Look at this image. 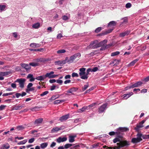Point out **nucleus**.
I'll use <instances>...</instances> for the list:
<instances>
[{
    "instance_id": "f257e3e1",
    "label": "nucleus",
    "mask_w": 149,
    "mask_h": 149,
    "mask_svg": "<svg viewBox=\"0 0 149 149\" xmlns=\"http://www.w3.org/2000/svg\"><path fill=\"white\" fill-rule=\"evenodd\" d=\"M129 129L126 127H119L117 129V133H118V137L120 138H122V135L123 134V132H126L128 131Z\"/></svg>"
},
{
    "instance_id": "f03ea898",
    "label": "nucleus",
    "mask_w": 149,
    "mask_h": 149,
    "mask_svg": "<svg viewBox=\"0 0 149 149\" xmlns=\"http://www.w3.org/2000/svg\"><path fill=\"white\" fill-rule=\"evenodd\" d=\"M81 56V54L80 53H77L71 56L70 59L68 60L67 62L69 63H72L74 59L76 58L77 57L78 58Z\"/></svg>"
},
{
    "instance_id": "7ed1b4c3",
    "label": "nucleus",
    "mask_w": 149,
    "mask_h": 149,
    "mask_svg": "<svg viewBox=\"0 0 149 149\" xmlns=\"http://www.w3.org/2000/svg\"><path fill=\"white\" fill-rule=\"evenodd\" d=\"M117 145L118 146H115L113 147V149H119L121 148H123L124 146H126L127 145L126 141H121L120 143H117Z\"/></svg>"
},
{
    "instance_id": "20e7f679",
    "label": "nucleus",
    "mask_w": 149,
    "mask_h": 149,
    "mask_svg": "<svg viewBox=\"0 0 149 149\" xmlns=\"http://www.w3.org/2000/svg\"><path fill=\"white\" fill-rule=\"evenodd\" d=\"M25 81V79H19L15 80V82H18L19 87L22 88H23L24 87V83Z\"/></svg>"
},
{
    "instance_id": "39448f33",
    "label": "nucleus",
    "mask_w": 149,
    "mask_h": 149,
    "mask_svg": "<svg viewBox=\"0 0 149 149\" xmlns=\"http://www.w3.org/2000/svg\"><path fill=\"white\" fill-rule=\"evenodd\" d=\"M54 73L53 71H51L49 73H47L46 74L44 75L45 79L47 77L49 78H55L58 76V75L53 74Z\"/></svg>"
},
{
    "instance_id": "423d86ee",
    "label": "nucleus",
    "mask_w": 149,
    "mask_h": 149,
    "mask_svg": "<svg viewBox=\"0 0 149 149\" xmlns=\"http://www.w3.org/2000/svg\"><path fill=\"white\" fill-rule=\"evenodd\" d=\"M107 42V40H104L100 42L97 44L95 45L94 46V48H97L104 46L105 45Z\"/></svg>"
},
{
    "instance_id": "0eeeda50",
    "label": "nucleus",
    "mask_w": 149,
    "mask_h": 149,
    "mask_svg": "<svg viewBox=\"0 0 149 149\" xmlns=\"http://www.w3.org/2000/svg\"><path fill=\"white\" fill-rule=\"evenodd\" d=\"M20 65L23 68L25 69L27 71L29 70L31 68L29 64H28L21 63Z\"/></svg>"
},
{
    "instance_id": "6e6552de",
    "label": "nucleus",
    "mask_w": 149,
    "mask_h": 149,
    "mask_svg": "<svg viewBox=\"0 0 149 149\" xmlns=\"http://www.w3.org/2000/svg\"><path fill=\"white\" fill-rule=\"evenodd\" d=\"M92 71L91 69V68H88L86 70V72L85 74V75L84 76L81 77V79H87L88 78V74L89 72Z\"/></svg>"
},
{
    "instance_id": "1a4fd4ad",
    "label": "nucleus",
    "mask_w": 149,
    "mask_h": 149,
    "mask_svg": "<svg viewBox=\"0 0 149 149\" xmlns=\"http://www.w3.org/2000/svg\"><path fill=\"white\" fill-rule=\"evenodd\" d=\"M107 106V104H104L101 106V107L99 108L98 111L99 113H101L103 112Z\"/></svg>"
},
{
    "instance_id": "9d476101",
    "label": "nucleus",
    "mask_w": 149,
    "mask_h": 149,
    "mask_svg": "<svg viewBox=\"0 0 149 149\" xmlns=\"http://www.w3.org/2000/svg\"><path fill=\"white\" fill-rule=\"evenodd\" d=\"M25 106V104H23L22 105H20L19 104L17 105H15L13 106L12 109L13 110H20L22 108L24 107Z\"/></svg>"
},
{
    "instance_id": "9b49d317",
    "label": "nucleus",
    "mask_w": 149,
    "mask_h": 149,
    "mask_svg": "<svg viewBox=\"0 0 149 149\" xmlns=\"http://www.w3.org/2000/svg\"><path fill=\"white\" fill-rule=\"evenodd\" d=\"M69 114H68L65 115H64L60 117L59 120L61 122H63L67 120L69 117Z\"/></svg>"
},
{
    "instance_id": "f8f14e48",
    "label": "nucleus",
    "mask_w": 149,
    "mask_h": 149,
    "mask_svg": "<svg viewBox=\"0 0 149 149\" xmlns=\"http://www.w3.org/2000/svg\"><path fill=\"white\" fill-rule=\"evenodd\" d=\"M86 70V69L85 68H81L80 69L79 74L81 78L82 76H84V75H85Z\"/></svg>"
},
{
    "instance_id": "ddd939ff",
    "label": "nucleus",
    "mask_w": 149,
    "mask_h": 149,
    "mask_svg": "<svg viewBox=\"0 0 149 149\" xmlns=\"http://www.w3.org/2000/svg\"><path fill=\"white\" fill-rule=\"evenodd\" d=\"M120 138L119 137H116V138L114 139L113 140V142L114 143H116L117 142H119V143H120L121 141H126L127 143V146H128L129 145V142L127 141L126 140H124V141H121L120 139Z\"/></svg>"
},
{
    "instance_id": "4468645a",
    "label": "nucleus",
    "mask_w": 149,
    "mask_h": 149,
    "mask_svg": "<svg viewBox=\"0 0 149 149\" xmlns=\"http://www.w3.org/2000/svg\"><path fill=\"white\" fill-rule=\"evenodd\" d=\"M43 120V119L41 118L36 119L34 122V125L36 126H38L42 123Z\"/></svg>"
},
{
    "instance_id": "2eb2a0df",
    "label": "nucleus",
    "mask_w": 149,
    "mask_h": 149,
    "mask_svg": "<svg viewBox=\"0 0 149 149\" xmlns=\"http://www.w3.org/2000/svg\"><path fill=\"white\" fill-rule=\"evenodd\" d=\"M130 31L129 30H127L125 32L121 33L119 34L120 37H123L126 36H127L130 33Z\"/></svg>"
},
{
    "instance_id": "dca6fc26",
    "label": "nucleus",
    "mask_w": 149,
    "mask_h": 149,
    "mask_svg": "<svg viewBox=\"0 0 149 149\" xmlns=\"http://www.w3.org/2000/svg\"><path fill=\"white\" fill-rule=\"evenodd\" d=\"M78 89V88L76 87H74L72 88L69 89L67 91V93H72V94H74L73 93V92H75L77 91Z\"/></svg>"
},
{
    "instance_id": "f3484780",
    "label": "nucleus",
    "mask_w": 149,
    "mask_h": 149,
    "mask_svg": "<svg viewBox=\"0 0 149 149\" xmlns=\"http://www.w3.org/2000/svg\"><path fill=\"white\" fill-rule=\"evenodd\" d=\"M67 140V138L66 137L61 138L60 137L56 139L57 142L58 143H60L61 142H63L66 141Z\"/></svg>"
},
{
    "instance_id": "a211bd4d",
    "label": "nucleus",
    "mask_w": 149,
    "mask_h": 149,
    "mask_svg": "<svg viewBox=\"0 0 149 149\" xmlns=\"http://www.w3.org/2000/svg\"><path fill=\"white\" fill-rule=\"evenodd\" d=\"M143 83L141 81H137L132 86V88L141 86Z\"/></svg>"
},
{
    "instance_id": "6ab92c4d",
    "label": "nucleus",
    "mask_w": 149,
    "mask_h": 149,
    "mask_svg": "<svg viewBox=\"0 0 149 149\" xmlns=\"http://www.w3.org/2000/svg\"><path fill=\"white\" fill-rule=\"evenodd\" d=\"M113 29H111L108 30L106 31H103L102 32V33H100L99 34V36H102L103 35H104L107 34L108 33H111Z\"/></svg>"
},
{
    "instance_id": "aec40b11",
    "label": "nucleus",
    "mask_w": 149,
    "mask_h": 149,
    "mask_svg": "<svg viewBox=\"0 0 149 149\" xmlns=\"http://www.w3.org/2000/svg\"><path fill=\"white\" fill-rule=\"evenodd\" d=\"M133 94V93L132 92H130L127 94L123 95V98L125 99H127L130 96L132 95Z\"/></svg>"
},
{
    "instance_id": "412c9836",
    "label": "nucleus",
    "mask_w": 149,
    "mask_h": 149,
    "mask_svg": "<svg viewBox=\"0 0 149 149\" xmlns=\"http://www.w3.org/2000/svg\"><path fill=\"white\" fill-rule=\"evenodd\" d=\"M27 79H30L29 81L30 82L33 81H35V78L33 77V75L32 74H29L27 77Z\"/></svg>"
},
{
    "instance_id": "4be33fe9",
    "label": "nucleus",
    "mask_w": 149,
    "mask_h": 149,
    "mask_svg": "<svg viewBox=\"0 0 149 149\" xmlns=\"http://www.w3.org/2000/svg\"><path fill=\"white\" fill-rule=\"evenodd\" d=\"M119 60L115 59L110 62V65L113 66L117 65L119 64Z\"/></svg>"
},
{
    "instance_id": "5701e85b",
    "label": "nucleus",
    "mask_w": 149,
    "mask_h": 149,
    "mask_svg": "<svg viewBox=\"0 0 149 149\" xmlns=\"http://www.w3.org/2000/svg\"><path fill=\"white\" fill-rule=\"evenodd\" d=\"M48 61V59H46L43 58H37L36 59V61L37 62H40L44 63L47 61Z\"/></svg>"
},
{
    "instance_id": "b1692460",
    "label": "nucleus",
    "mask_w": 149,
    "mask_h": 149,
    "mask_svg": "<svg viewBox=\"0 0 149 149\" xmlns=\"http://www.w3.org/2000/svg\"><path fill=\"white\" fill-rule=\"evenodd\" d=\"M144 126L143 125H140L139 123V124L136 125V127L134 128V129L136 131H138L140 130Z\"/></svg>"
},
{
    "instance_id": "393cba45",
    "label": "nucleus",
    "mask_w": 149,
    "mask_h": 149,
    "mask_svg": "<svg viewBox=\"0 0 149 149\" xmlns=\"http://www.w3.org/2000/svg\"><path fill=\"white\" fill-rule=\"evenodd\" d=\"M111 45L110 44L105 45L103 46H101V47L100 49L101 50H104L110 47Z\"/></svg>"
},
{
    "instance_id": "a878e982",
    "label": "nucleus",
    "mask_w": 149,
    "mask_h": 149,
    "mask_svg": "<svg viewBox=\"0 0 149 149\" xmlns=\"http://www.w3.org/2000/svg\"><path fill=\"white\" fill-rule=\"evenodd\" d=\"M63 129L62 128V127H55L53 128L51 131V132L52 133H54L55 132H57L58 131L60 130L61 129Z\"/></svg>"
},
{
    "instance_id": "bb28decb",
    "label": "nucleus",
    "mask_w": 149,
    "mask_h": 149,
    "mask_svg": "<svg viewBox=\"0 0 149 149\" xmlns=\"http://www.w3.org/2000/svg\"><path fill=\"white\" fill-rule=\"evenodd\" d=\"M76 137V136H70L69 137V141L70 143H72L75 141L74 138Z\"/></svg>"
},
{
    "instance_id": "cd10ccee",
    "label": "nucleus",
    "mask_w": 149,
    "mask_h": 149,
    "mask_svg": "<svg viewBox=\"0 0 149 149\" xmlns=\"http://www.w3.org/2000/svg\"><path fill=\"white\" fill-rule=\"evenodd\" d=\"M35 79L41 81L44 80L45 79V75H44L42 76H38Z\"/></svg>"
},
{
    "instance_id": "c85d7f7f",
    "label": "nucleus",
    "mask_w": 149,
    "mask_h": 149,
    "mask_svg": "<svg viewBox=\"0 0 149 149\" xmlns=\"http://www.w3.org/2000/svg\"><path fill=\"white\" fill-rule=\"evenodd\" d=\"M97 41H94L92 42L89 46V47H90V48L95 49V48H93L94 47V46L95 45L97 44Z\"/></svg>"
},
{
    "instance_id": "c756f323",
    "label": "nucleus",
    "mask_w": 149,
    "mask_h": 149,
    "mask_svg": "<svg viewBox=\"0 0 149 149\" xmlns=\"http://www.w3.org/2000/svg\"><path fill=\"white\" fill-rule=\"evenodd\" d=\"M137 138L140 141L142 140V136L143 134L140 133H138L136 135Z\"/></svg>"
},
{
    "instance_id": "7c9ffc66",
    "label": "nucleus",
    "mask_w": 149,
    "mask_h": 149,
    "mask_svg": "<svg viewBox=\"0 0 149 149\" xmlns=\"http://www.w3.org/2000/svg\"><path fill=\"white\" fill-rule=\"evenodd\" d=\"M140 141L136 138H134L132 139L131 142L133 143L139 142Z\"/></svg>"
},
{
    "instance_id": "2f4dec72",
    "label": "nucleus",
    "mask_w": 149,
    "mask_h": 149,
    "mask_svg": "<svg viewBox=\"0 0 149 149\" xmlns=\"http://www.w3.org/2000/svg\"><path fill=\"white\" fill-rule=\"evenodd\" d=\"M117 133V130L116 131V132H114L113 131L110 132L109 133V134L110 136H113V135H116V137H118V133Z\"/></svg>"
},
{
    "instance_id": "473e14b6",
    "label": "nucleus",
    "mask_w": 149,
    "mask_h": 149,
    "mask_svg": "<svg viewBox=\"0 0 149 149\" xmlns=\"http://www.w3.org/2000/svg\"><path fill=\"white\" fill-rule=\"evenodd\" d=\"M40 26V24L39 22L37 23L33 24L32 27L35 29H38Z\"/></svg>"
},
{
    "instance_id": "72a5a7b5",
    "label": "nucleus",
    "mask_w": 149,
    "mask_h": 149,
    "mask_svg": "<svg viewBox=\"0 0 149 149\" xmlns=\"http://www.w3.org/2000/svg\"><path fill=\"white\" fill-rule=\"evenodd\" d=\"M116 24V22L114 21H112L110 22L108 24V26H114Z\"/></svg>"
},
{
    "instance_id": "f704fd0d",
    "label": "nucleus",
    "mask_w": 149,
    "mask_h": 149,
    "mask_svg": "<svg viewBox=\"0 0 149 149\" xmlns=\"http://www.w3.org/2000/svg\"><path fill=\"white\" fill-rule=\"evenodd\" d=\"M139 60L138 59H136L132 62H131L129 64V66H133L134 65V64L138 61Z\"/></svg>"
},
{
    "instance_id": "c9c22d12",
    "label": "nucleus",
    "mask_w": 149,
    "mask_h": 149,
    "mask_svg": "<svg viewBox=\"0 0 149 149\" xmlns=\"http://www.w3.org/2000/svg\"><path fill=\"white\" fill-rule=\"evenodd\" d=\"M48 144V143H42L40 145L41 148L42 149H44L46 148Z\"/></svg>"
},
{
    "instance_id": "e433bc0d",
    "label": "nucleus",
    "mask_w": 149,
    "mask_h": 149,
    "mask_svg": "<svg viewBox=\"0 0 149 149\" xmlns=\"http://www.w3.org/2000/svg\"><path fill=\"white\" fill-rule=\"evenodd\" d=\"M74 145V144L67 143L65 145L64 148L65 149H67L69 147Z\"/></svg>"
},
{
    "instance_id": "4c0bfd02",
    "label": "nucleus",
    "mask_w": 149,
    "mask_h": 149,
    "mask_svg": "<svg viewBox=\"0 0 149 149\" xmlns=\"http://www.w3.org/2000/svg\"><path fill=\"white\" fill-rule=\"evenodd\" d=\"M88 86L89 84L88 83H87V84L85 85L82 88V91H85L87 89V88L88 87Z\"/></svg>"
},
{
    "instance_id": "58836bf2",
    "label": "nucleus",
    "mask_w": 149,
    "mask_h": 149,
    "mask_svg": "<svg viewBox=\"0 0 149 149\" xmlns=\"http://www.w3.org/2000/svg\"><path fill=\"white\" fill-rule=\"evenodd\" d=\"M6 7V6L4 5H0V10L1 11H4Z\"/></svg>"
},
{
    "instance_id": "ea45409f",
    "label": "nucleus",
    "mask_w": 149,
    "mask_h": 149,
    "mask_svg": "<svg viewBox=\"0 0 149 149\" xmlns=\"http://www.w3.org/2000/svg\"><path fill=\"white\" fill-rule=\"evenodd\" d=\"M27 142L26 139H25L22 141L19 142L17 143L18 145L24 144H25Z\"/></svg>"
},
{
    "instance_id": "a19ab883",
    "label": "nucleus",
    "mask_w": 149,
    "mask_h": 149,
    "mask_svg": "<svg viewBox=\"0 0 149 149\" xmlns=\"http://www.w3.org/2000/svg\"><path fill=\"white\" fill-rule=\"evenodd\" d=\"M66 52V51L64 49H60L59 50L57 51V53L58 54H61L65 53Z\"/></svg>"
},
{
    "instance_id": "79ce46f5",
    "label": "nucleus",
    "mask_w": 149,
    "mask_h": 149,
    "mask_svg": "<svg viewBox=\"0 0 149 149\" xmlns=\"http://www.w3.org/2000/svg\"><path fill=\"white\" fill-rule=\"evenodd\" d=\"M35 90V87H32L31 88H30L28 89H27L26 90V92L27 93H28L30 91H34Z\"/></svg>"
},
{
    "instance_id": "37998d69",
    "label": "nucleus",
    "mask_w": 149,
    "mask_h": 149,
    "mask_svg": "<svg viewBox=\"0 0 149 149\" xmlns=\"http://www.w3.org/2000/svg\"><path fill=\"white\" fill-rule=\"evenodd\" d=\"M119 54L120 52H119L117 51L111 53V56H114Z\"/></svg>"
},
{
    "instance_id": "c03bdc74",
    "label": "nucleus",
    "mask_w": 149,
    "mask_h": 149,
    "mask_svg": "<svg viewBox=\"0 0 149 149\" xmlns=\"http://www.w3.org/2000/svg\"><path fill=\"white\" fill-rule=\"evenodd\" d=\"M142 138L143 139H149V134L145 135L143 134Z\"/></svg>"
},
{
    "instance_id": "a18cd8bd",
    "label": "nucleus",
    "mask_w": 149,
    "mask_h": 149,
    "mask_svg": "<svg viewBox=\"0 0 149 149\" xmlns=\"http://www.w3.org/2000/svg\"><path fill=\"white\" fill-rule=\"evenodd\" d=\"M29 65H31L32 66H36L38 65V64L37 63L34 62L30 63H29Z\"/></svg>"
},
{
    "instance_id": "49530a36",
    "label": "nucleus",
    "mask_w": 149,
    "mask_h": 149,
    "mask_svg": "<svg viewBox=\"0 0 149 149\" xmlns=\"http://www.w3.org/2000/svg\"><path fill=\"white\" fill-rule=\"evenodd\" d=\"M102 28L101 27H98L95 30V32L98 33L100 32L102 30Z\"/></svg>"
},
{
    "instance_id": "de8ad7c7",
    "label": "nucleus",
    "mask_w": 149,
    "mask_h": 149,
    "mask_svg": "<svg viewBox=\"0 0 149 149\" xmlns=\"http://www.w3.org/2000/svg\"><path fill=\"white\" fill-rule=\"evenodd\" d=\"M58 97L57 96V95L53 96L50 98L49 100H54Z\"/></svg>"
},
{
    "instance_id": "09e8293b",
    "label": "nucleus",
    "mask_w": 149,
    "mask_h": 149,
    "mask_svg": "<svg viewBox=\"0 0 149 149\" xmlns=\"http://www.w3.org/2000/svg\"><path fill=\"white\" fill-rule=\"evenodd\" d=\"M49 93V91H46L44 92H43V93H41L40 95L41 96H43L47 94L48 93Z\"/></svg>"
},
{
    "instance_id": "8fccbe9b",
    "label": "nucleus",
    "mask_w": 149,
    "mask_h": 149,
    "mask_svg": "<svg viewBox=\"0 0 149 149\" xmlns=\"http://www.w3.org/2000/svg\"><path fill=\"white\" fill-rule=\"evenodd\" d=\"M88 107L84 106V107H83L81 109H79V110L80 111H81L82 112L86 109H88Z\"/></svg>"
},
{
    "instance_id": "3c124183",
    "label": "nucleus",
    "mask_w": 149,
    "mask_h": 149,
    "mask_svg": "<svg viewBox=\"0 0 149 149\" xmlns=\"http://www.w3.org/2000/svg\"><path fill=\"white\" fill-rule=\"evenodd\" d=\"M14 92H11L8 93H4L3 95V96H8L9 95H12L14 93Z\"/></svg>"
},
{
    "instance_id": "603ef678",
    "label": "nucleus",
    "mask_w": 149,
    "mask_h": 149,
    "mask_svg": "<svg viewBox=\"0 0 149 149\" xmlns=\"http://www.w3.org/2000/svg\"><path fill=\"white\" fill-rule=\"evenodd\" d=\"M62 19L64 21H66L69 18L67 16L64 15L62 16Z\"/></svg>"
},
{
    "instance_id": "864d4df0",
    "label": "nucleus",
    "mask_w": 149,
    "mask_h": 149,
    "mask_svg": "<svg viewBox=\"0 0 149 149\" xmlns=\"http://www.w3.org/2000/svg\"><path fill=\"white\" fill-rule=\"evenodd\" d=\"M54 63L55 64V65H59L61 66L62 65L61 61H56Z\"/></svg>"
},
{
    "instance_id": "5fc2aeb1",
    "label": "nucleus",
    "mask_w": 149,
    "mask_h": 149,
    "mask_svg": "<svg viewBox=\"0 0 149 149\" xmlns=\"http://www.w3.org/2000/svg\"><path fill=\"white\" fill-rule=\"evenodd\" d=\"M132 6V4L130 3H127L125 5V7L127 8H129Z\"/></svg>"
},
{
    "instance_id": "6e6d98bb",
    "label": "nucleus",
    "mask_w": 149,
    "mask_h": 149,
    "mask_svg": "<svg viewBox=\"0 0 149 149\" xmlns=\"http://www.w3.org/2000/svg\"><path fill=\"white\" fill-rule=\"evenodd\" d=\"M6 107V105H1L0 106V110L1 111L5 109V108Z\"/></svg>"
},
{
    "instance_id": "4d7b16f0",
    "label": "nucleus",
    "mask_w": 149,
    "mask_h": 149,
    "mask_svg": "<svg viewBox=\"0 0 149 149\" xmlns=\"http://www.w3.org/2000/svg\"><path fill=\"white\" fill-rule=\"evenodd\" d=\"M72 77H79L78 74L75 72H73L72 74Z\"/></svg>"
},
{
    "instance_id": "13d9d810",
    "label": "nucleus",
    "mask_w": 149,
    "mask_h": 149,
    "mask_svg": "<svg viewBox=\"0 0 149 149\" xmlns=\"http://www.w3.org/2000/svg\"><path fill=\"white\" fill-rule=\"evenodd\" d=\"M11 72H3V76H6L10 74Z\"/></svg>"
},
{
    "instance_id": "bf43d9fd",
    "label": "nucleus",
    "mask_w": 149,
    "mask_h": 149,
    "mask_svg": "<svg viewBox=\"0 0 149 149\" xmlns=\"http://www.w3.org/2000/svg\"><path fill=\"white\" fill-rule=\"evenodd\" d=\"M79 145H76L72 147H71L70 148V149H77V148H79Z\"/></svg>"
},
{
    "instance_id": "052dcab7",
    "label": "nucleus",
    "mask_w": 149,
    "mask_h": 149,
    "mask_svg": "<svg viewBox=\"0 0 149 149\" xmlns=\"http://www.w3.org/2000/svg\"><path fill=\"white\" fill-rule=\"evenodd\" d=\"M96 104V103H92V104L89 105L88 107H89V108H91V107H93L94 106H95V105Z\"/></svg>"
},
{
    "instance_id": "680f3d73",
    "label": "nucleus",
    "mask_w": 149,
    "mask_h": 149,
    "mask_svg": "<svg viewBox=\"0 0 149 149\" xmlns=\"http://www.w3.org/2000/svg\"><path fill=\"white\" fill-rule=\"evenodd\" d=\"M17 128L19 130H21L24 129V127L22 125H20L17 126Z\"/></svg>"
},
{
    "instance_id": "e2e57ef3",
    "label": "nucleus",
    "mask_w": 149,
    "mask_h": 149,
    "mask_svg": "<svg viewBox=\"0 0 149 149\" xmlns=\"http://www.w3.org/2000/svg\"><path fill=\"white\" fill-rule=\"evenodd\" d=\"M56 82L59 84L60 85H61L63 82L62 80H61L58 79L56 80Z\"/></svg>"
},
{
    "instance_id": "0e129e2a",
    "label": "nucleus",
    "mask_w": 149,
    "mask_h": 149,
    "mask_svg": "<svg viewBox=\"0 0 149 149\" xmlns=\"http://www.w3.org/2000/svg\"><path fill=\"white\" fill-rule=\"evenodd\" d=\"M35 140V139L34 138H32L31 139H30L29 140V143H31L33 142V141Z\"/></svg>"
},
{
    "instance_id": "69168bd1",
    "label": "nucleus",
    "mask_w": 149,
    "mask_h": 149,
    "mask_svg": "<svg viewBox=\"0 0 149 149\" xmlns=\"http://www.w3.org/2000/svg\"><path fill=\"white\" fill-rule=\"evenodd\" d=\"M30 46L33 48H36V43H33L30 45Z\"/></svg>"
},
{
    "instance_id": "338daca9",
    "label": "nucleus",
    "mask_w": 149,
    "mask_h": 149,
    "mask_svg": "<svg viewBox=\"0 0 149 149\" xmlns=\"http://www.w3.org/2000/svg\"><path fill=\"white\" fill-rule=\"evenodd\" d=\"M132 88V85H131L130 86H127L125 88V90L126 91V90H128V89H129L130 88Z\"/></svg>"
},
{
    "instance_id": "774afa93",
    "label": "nucleus",
    "mask_w": 149,
    "mask_h": 149,
    "mask_svg": "<svg viewBox=\"0 0 149 149\" xmlns=\"http://www.w3.org/2000/svg\"><path fill=\"white\" fill-rule=\"evenodd\" d=\"M56 87V86H55V85L52 86H51L50 89L51 91H53V90H54Z\"/></svg>"
}]
</instances>
